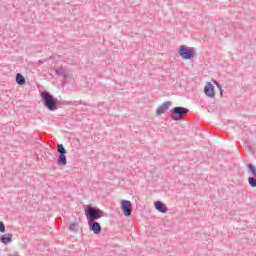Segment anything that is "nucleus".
Instances as JSON below:
<instances>
[{"label":"nucleus","mask_w":256,"mask_h":256,"mask_svg":"<svg viewBox=\"0 0 256 256\" xmlns=\"http://www.w3.org/2000/svg\"><path fill=\"white\" fill-rule=\"evenodd\" d=\"M41 97L50 111H56L57 109V99H55L49 92H42Z\"/></svg>","instance_id":"1"},{"label":"nucleus","mask_w":256,"mask_h":256,"mask_svg":"<svg viewBox=\"0 0 256 256\" xmlns=\"http://www.w3.org/2000/svg\"><path fill=\"white\" fill-rule=\"evenodd\" d=\"M85 215L88 219V221H95L97 219H101V217H103V211H101L100 209H95L93 207H88L85 210Z\"/></svg>","instance_id":"2"},{"label":"nucleus","mask_w":256,"mask_h":256,"mask_svg":"<svg viewBox=\"0 0 256 256\" xmlns=\"http://www.w3.org/2000/svg\"><path fill=\"white\" fill-rule=\"evenodd\" d=\"M189 113V109L183 107H175L173 109V114L171 115V119L173 121H181L184 115Z\"/></svg>","instance_id":"3"},{"label":"nucleus","mask_w":256,"mask_h":256,"mask_svg":"<svg viewBox=\"0 0 256 256\" xmlns=\"http://www.w3.org/2000/svg\"><path fill=\"white\" fill-rule=\"evenodd\" d=\"M179 55L182 59H192V57H195V50L193 48L186 47L185 45H181L179 47Z\"/></svg>","instance_id":"4"},{"label":"nucleus","mask_w":256,"mask_h":256,"mask_svg":"<svg viewBox=\"0 0 256 256\" xmlns=\"http://www.w3.org/2000/svg\"><path fill=\"white\" fill-rule=\"evenodd\" d=\"M121 205H122V211L125 215V217H131V207H132V204H131V201L129 200H122L121 201Z\"/></svg>","instance_id":"5"},{"label":"nucleus","mask_w":256,"mask_h":256,"mask_svg":"<svg viewBox=\"0 0 256 256\" xmlns=\"http://www.w3.org/2000/svg\"><path fill=\"white\" fill-rule=\"evenodd\" d=\"M204 93L207 97H215V86L211 82H207L204 87Z\"/></svg>","instance_id":"6"},{"label":"nucleus","mask_w":256,"mask_h":256,"mask_svg":"<svg viewBox=\"0 0 256 256\" xmlns=\"http://www.w3.org/2000/svg\"><path fill=\"white\" fill-rule=\"evenodd\" d=\"M171 107V101H166L156 109V115H163Z\"/></svg>","instance_id":"7"},{"label":"nucleus","mask_w":256,"mask_h":256,"mask_svg":"<svg viewBox=\"0 0 256 256\" xmlns=\"http://www.w3.org/2000/svg\"><path fill=\"white\" fill-rule=\"evenodd\" d=\"M88 225H89L91 231H93V233H95V235H99V233H101V224H99V222L88 221Z\"/></svg>","instance_id":"8"},{"label":"nucleus","mask_w":256,"mask_h":256,"mask_svg":"<svg viewBox=\"0 0 256 256\" xmlns=\"http://www.w3.org/2000/svg\"><path fill=\"white\" fill-rule=\"evenodd\" d=\"M0 241L3 243V245H9L13 241V234H3L0 236Z\"/></svg>","instance_id":"9"},{"label":"nucleus","mask_w":256,"mask_h":256,"mask_svg":"<svg viewBox=\"0 0 256 256\" xmlns=\"http://www.w3.org/2000/svg\"><path fill=\"white\" fill-rule=\"evenodd\" d=\"M155 209L160 211V213H167V206H165L161 201L155 202Z\"/></svg>","instance_id":"10"},{"label":"nucleus","mask_w":256,"mask_h":256,"mask_svg":"<svg viewBox=\"0 0 256 256\" xmlns=\"http://www.w3.org/2000/svg\"><path fill=\"white\" fill-rule=\"evenodd\" d=\"M59 165H67V157L65 154H60L58 158Z\"/></svg>","instance_id":"11"},{"label":"nucleus","mask_w":256,"mask_h":256,"mask_svg":"<svg viewBox=\"0 0 256 256\" xmlns=\"http://www.w3.org/2000/svg\"><path fill=\"white\" fill-rule=\"evenodd\" d=\"M16 83H18V85H25V77H23L21 74H17Z\"/></svg>","instance_id":"12"},{"label":"nucleus","mask_w":256,"mask_h":256,"mask_svg":"<svg viewBox=\"0 0 256 256\" xmlns=\"http://www.w3.org/2000/svg\"><path fill=\"white\" fill-rule=\"evenodd\" d=\"M58 152L60 153V155H65L66 150H65V147L63 146V144L58 145Z\"/></svg>","instance_id":"13"},{"label":"nucleus","mask_w":256,"mask_h":256,"mask_svg":"<svg viewBox=\"0 0 256 256\" xmlns=\"http://www.w3.org/2000/svg\"><path fill=\"white\" fill-rule=\"evenodd\" d=\"M248 169L249 171L252 173V175L254 177H256V169H255V166H253V164H248Z\"/></svg>","instance_id":"14"},{"label":"nucleus","mask_w":256,"mask_h":256,"mask_svg":"<svg viewBox=\"0 0 256 256\" xmlns=\"http://www.w3.org/2000/svg\"><path fill=\"white\" fill-rule=\"evenodd\" d=\"M248 182L251 185V187H256V180L253 177L248 178Z\"/></svg>","instance_id":"15"},{"label":"nucleus","mask_w":256,"mask_h":256,"mask_svg":"<svg viewBox=\"0 0 256 256\" xmlns=\"http://www.w3.org/2000/svg\"><path fill=\"white\" fill-rule=\"evenodd\" d=\"M78 226H79V224H77V223H72V224H70V229H71L72 231H75Z\"/></svg>","instance_id":"16"},{"label":"nucleus","mask_w":256,"mask_h":256,"mask_svg":"<svg viewBox=\"0 0 256 256\" xmlns=\"http://www.w3.org/2000/svg\"><path fill=\"white\" fill-rule=\"evenodd\" d=\"M0 233H5V224L3 222H0Z\"/></svg>","instance_id":"17"},{"label":"nucleus","mask_w":256,"mask_h":256,"mask_svg":"<svg viewBox=\"0 0 256 256\" xmlns=\"http://www.w3.org/2000/svg\"><path fill=\"white\" fill-rule=\"evenodd\" d=\"M214 83H215L216 86L220 87L218 82L215 81Z\"/></svg>","instance_id":"18"}]
</instances>
